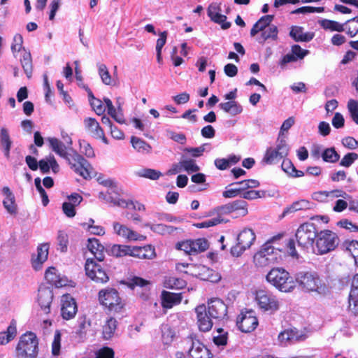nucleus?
Returning a JSON list of instances; mask_svg holds the SVG:
<instances>
[{"label": "nucleus", "instance_id": "obj_20", "mask_svg": "<svg viewBox=\"0 0 358 358\" xmlns=\"http://www.w3.org/2000/svg\"><path fill=\"white\" fill-rule=\"evenodd\" d=\"M189 358H213L210 350L199 340L192 341V346L188 350Z\"/></svg>", "mask_w": 358, "mask_h": 358}, {"label": "nucleus", "instance_id": "obj_2", "mask_svg": "<svg viewBox=\"0 0 358 358\" xmlns=\"http://www.w3.org/2000/svg\"><path fill=\"white\" fill-rule=\"evenodd\" d=\"M70 166V168L85 180L92 178L94 169L91 164L76 150L71 149L64 158Z\"/></svg>", "mask_w": 358, "mask_h": 358}, {"label": "nucleus", "instance_id": "obj_38", "mask_svg": "<svg viewBox=\"0 0 358 358\" xmlns=\"http://www.w3.org/2000/svg\"><path fill=\"white\" fill-rule=\"evenodd\" d=\"M85 129L94 137L96 135H102L103 129L95 118L87 117L84 120Z\"/></svg>", "mask_w": 358, "mask_h": 358}, {"label": "nucleus", "instance_id": "obj_46", "mask_svg": "<svg viewBox=\"0 0 358 358\" xmlns=\"http://www.w3.org/2000/svg\"><path fill=\"white\" fill-rule=\"evenodd\" d=\"M320 25L324 29H329L331 31H336L341 32L345 31L344 25L338 23L336 21L331 20H323L320 22Z\"/></svg>", "mask_w": 358, "mask_h": 358}, {"label": "nucleus", "instance_id": "obj_34", "mask_svg": "<svg viewBox=\"0 0 358 358\" xmlns=\"http://www.w3.org/2000/svg\"><path fill=\"white\" fill-rule=\"evenodd\" d=\"M131 143L138 152L148 154L152 150L151 145L138 137L132 136L131 137Z\"/></svg>", "mask_w": 358, "mask_h": 358}, {"label": "nucleus", "instance_id": "obj_51", "mask_svg": "<svg viewBox=\"0 0 358 358\" xmlns=\"http://www.w3.org/2000/svg\"><path fill=\"white\" fill-rule=\"evenodd\" d=\"M253 261L257 267H266L272 265L273 264L268 261L267 257L265 256L264 251H258L253 257Z\"/></svg>", "mask_w": 358, "mask_h": 358}, {"label": "nucleus", "instance_id": "obj_56", "mask_svg": "<svg viewBox=\"0 0 358 358\" xmlns=\"http://www.w3.org/2000/svg\"><path fill=\"white\" fill-rule=\"evenodd\" d=\"M99 67V74L101 77L102 82L107 85H109L112 83V78L108 70L107 66L101 64L98 66Z\"/></svg>", "mask_w": 358, "mask_h": 358}, {"label": "nucleus", "instance_id": "obj_43", "mask_svg": "<svg viewBox=\"0 0 358 358\" xmlns=\"http://www.w3.org/2000/svg\"><path fill=\"white\" fill-rule=\"evenodd\" d=\"M278 27L274 24H269L261 34L260 42H265L268 39L277 40L278 38Z\"/></svg>", "mask_w": 358, "mask_h": 358}, {"label": "nucleus", "instance_id": "obj_24", "mask_svg": "<svg viewBox=\"0 0 358 358\" xmlns=\"http://www.w3.org/2000/svg\"><path fill=\"white\" fill-rule=\"evenodd\" d=\"M87 248L93 255L96 260L103 262L105 259V248L96 238H90L87 240Z\"/></svg>", "mask_w": 358, "mask_h": 358}, {"label": "nucleus", "instance_id": "obj_6", "mask_svg": "<svg viewBox=\"0 0 358 358\" xmlns=\"http://www.w3.org/2000/svg\"><path fill=\"white\" fill-rule=\"evenodd\" d=\"M315 248L317 255H324L334 250L339 244L338 235L329 229L317 232Z\"/></svg>", "mask_w": 358, "mask_h": 358}, {"label": "nucleus", "instance_id": "obj_44", "mask_svg": "<svg viewBox=\"0 0 358 358\" xmlns=\"http://www.w3.org/2000/svg\"><path fill=\"white\" fill-rule=\"evenodd\" d=\"M321 157L324 162L328 163H336L340 159V155L334 148H326L322 152Z\"/></svg>", "mask_w": 358, "mask_h": 358}, {"label": "nucleus", "instance_id": "obj_41", "mask_svg": "<svg viewBox=\"0 0 358 358\" xmlns=\"http://www.w3.org/2000/svg\"><path fill=\"white\" fill-rule=\"evenodd\" d=\"M176 337L175 331L169 325H165L162 329V341L164 345L169 346Z\"/></svg>", "mask_w": 358, "mask_h": 358}, {"label": "nucleus", "instance_id": "obj_12", "mask_svg": "<svg viewBox=\"0 0 358 358\" xmlns=\"http://www.w3.org/2000/svg\"><path fill=\"white\" fill-rule=\"evenodd\" d=\"M259 324L256 313L252 310L242 311L236 318V326L243 333L254 331Z\"/></svg>", "mask_w": 358, "mask_h": 358}, {"label": "nucleus", "instance_id": "obj_3", "mask_svg": "<svg viewBox=\"0 0 358 358\" xmlns=\"http://www.w3.org/2000/svg\"><path fill=\"white\" fill-rule=\"evenodd\" d=\"M296 280L306 292H317L320 294L328 292L327 286L316 272H300L296 275Z\"/></svg>", "mask_w": 358, "mask_h": 358}, {"label": "nucleus", "instance_id": "obj_29", "mask_svg": "<svg viewBox=\"0 0 358 358\" xmlns=\"http://www.w3.org/2000/svg\"><path fill=\"white\" fill-rule=\"evenodd\" d=\"M113 229L118 236L130 241H136L140 236L138 233L119 222H114Z\"/></svg>", "mask_w": 358, "mask_h": 358}, {"label": "nucleus", "instance_id": "obj_52", "mask_svg": "<svg viewBox=\"0 0 358 358\" xmlns=\"http://www.w3.org/2000/svg\"><path fill=\"white\" fill-rule=\"evenodd\" d=\"M150 284V281L138 276H133L128 279L126 285L131 289H134L136 287H144Z\"/></svg>", "mask_w": 358, "mask_h": 358}, {"label": "nucleus", "instance_id": "obj_8", "mask_svg": "<svg viewBox=\"0 0 358 358\" xmlns=\"http://www.w3.org/2000/svg\"><path fill=\"white\" fill-rule=\"evenodd\" d=\"M256 240V234L249 227L243 228L237 235L236 243L231 248L233 257H240L245 250L250 249Z\"/></svg>", "mask_w": 358, "mask_h": 358}, {"label": "nucleus", "instance_id": "obj_60", "mask_svg": "<svg viewBox=\"0 0 358 358\" xmlns=\"http://www.w3.org/2000/svg\"><path fill=\"white\" fill-rule=\"evenodd\" d=\"M61 348V334L59 331H56L54 336V339L52 343V354L54 356L59 355Z\"/></svg>", "mask_w": 358, "mask_h": 358}, {"label": "nucleus", "instance_id": "obj_19", "mask_svg": "<svg viewBox=\"0 0 358 358\" xmlns=\"http://www.w3.org/2000/svg\"><path fill=\"white\" fill-rule=\"evenodd\" d=\"M306 334L299 331L296 328H289L281 331L278 336V340L281 345L287 343L303 341L306 338Z\"/></svg>", "mask_w": 358, "mask_h": 358}, {"label": "nucleus", "instance_id": "obj_26", "mask_svg": "<svg viewBox=\"0 0 358 358\" xmlns=\"http://www.w3.org/2000/svg\"><path fill=\"white\" fill-rule=\"evenodd\" d=\"M45 278L50 285L56 287H62L66 285L65 278H63L58 273L55 267L51 266L46 269Z\"/></svg>", "mask_w": 358, "mask_h": 358}, {"label": "nucleus", "instance_id": "obj_21", "mask_svg": "<svg viewBox=\"0 0 358 358\" xmlns=\"http://www.w3.org/2000/svg\"><path fill=\"white\" fill-rule=\"evenodd\" d=\"M182 293H173L163 290L161 293V305L164 309H171L181 303Z\"/></svg>", "mask_w": 358, "mask_h": 358}, {"label": "nucleus", "instance_id": "obj_28", "mask_svg": "<svg viewBox=\"0 0 358 358\" xmlns=\"http://www.w3.org/2000/svg\"><path fill=\"white\" fill-rule=\"evenodd\" d=\"M260 251H264L265 256L273 264L282 259L281 250L275 248L269 242H266L261 248Z\"/></svg>", "mask_w": 358, "mask_h": 358}, {"label": "nucleus", "instance_id": "obj_31", "mask_svg": "<svg viewBox=\"0 0 358 358\" xmlns=\"http://www.w3.org/2000/svg\"><path fill=\"white\" fill-rule=\"evenodd\" d=\"M273 18L274 15H266L261 17L257 22L253 24L250 30V36L253 37L259 31L262 32L268 26H269Z\"/></svg>", "mask_w": 358, "mask_h": 358}, {"label": "nucleus", "instance_id": "obj_1", "mask_svg": "<svg viewBox=\"0 0 358 358\" xmlns=\"http://www.w3.org/2000/svg\"><path fill=\"white\" fill-rule=\"evenodd\" d=\"M99 303L110 313H120L125 308L126 301L113 287L101 289L98 293Z\"/></svg>", "mask_w": 358, "mask_h": 358}, {"label": "nucleus", "instance_id": "obj_62", "mask_svg": "<svg viewBox=\"0 0 358 358\" xmlns=\"http://www.w3.org/2000/svg\"><path fill=\"white\" fill-rule=\"evenodd\" d=\"M80 146L82 150V152L88 158H93L95 157L94 151L90 143L85 141H80Z\"/></svg>", "mask_w": 358, "mask_h": 358}, {"label": "nucleus", "instance_id": "obj_15", "mask_svg": "<svg viewBox=\"0 0 358 358\" xmlns=\"http://www.w3.org/2000/svg\"><path fill=\"white\" fill-rule=\"evenodd\" d=\"M61 316L64 320L73 319L78 312L76 299L70 294H63L61 297Z\"/></svg>", "mask_w": 358, "mask_h": 358}, {"label": "nucleus", "instance_id": "obj_36", "mask_svg": "<svg viewBox=\"0 0 358 358\" xmlns=\"http://www.w3.org/2000/svg\"><path fill=\"white\" fill-rule=\"evenodd\" d=\"M48 141L52 150L61 157L64 158L69 153L64 144L57 138L50 137Z\"/></svg>", "mask_w": 358, "mask_h": 358}, {"label": "nucleus", "instance_id": "obj_58", "mask_svg": "<svg viewBox=\"0 0 358 358\" xmlns=\"http://www.w3.org/2000/svg\"><path fill=\"white\" fill-rule=\"evenodd\" d=\"M348 108L352 119L358 124V102L354 99H350L348 103Z\"/></svg>", "mask_w": 358, "mask_h": 358}, {"label": "nucleus", "instance_id": "obj_4", "mask_svg": "<svg viewBox=\"0 0 358 358\" xmlns=\"http://www.w3.org/2000/svg\"><path fill=\"white\" fill-rule=\"evenodd\" d=\"M266 280L278 289L284 292H292L295 287L289 273L282 268H273L266 275Z\"/></svg>", "mask_w": 358, "mask_h": 358}, {"label": "nucleus", "instance_id": "obj_45", "mask_svg": "<svg viewBox=\"0 0 358 358\" xmlns=\"http://www.w3.org/2000/svg\"><path fill=\"white\" fill-rule=\"evenodd\" d=\"M234 185H238L241 192H243L245 191H247L248 189L259 187L260 183L257 180L248 179L237 182H232L229 185V186H233Z\"/></svg>", "mask_w": 358, "mask_h": 358}, {"label": "nucleus", "instance_id": "obj_10", "mask_svg": "<svg viewBox=\"0 0 358 358\" xmlns=\"http://www.w3.org/2000/svg\"><path fill=\"white\" fill-rule=\"evenodd\" d=\"M289 148L285 139L283 137H278L276 148H268L262 162L268 165L275 164L282 159L286 157L289 154Z\"/></svg>", "mask_w": 358, "mask_h": 358}, {"label": "nucleus", "instance_id": "obj_57", "mask_svg": "<svg viewBox=\"0 0 358 358\" xmlns=\"http://www.w3.org/2000/svg\"><path fill=\"white\" fill-rule=\"evenodd\" d=\"M113 192H114V190H111V192H108L109 196L107 199L111 203H113L115 206H117L122 208H131V205H133L132 201H126L124 199L113 198V196H110V194Z\"/></svg>", "mask_w": 358, "mask_h": 358}, {"label": "nucleus", "instance_id": "obj_40", "mask_svg": "<svg viewBox=\"0 0 358 358\" xmlns=\"http://www.w3.org/2000/svg\"><path fill=\"white\" fill-rule=\"evenodd\" d=\"M131 246L126 245H113L111 248V253L114 257H122L131 256Z\"/></svg>", "mask_w": 358, "mask_h": 358}, {"label": "nucleus", "instance_id": "obj_13", "mask_svg": "<svg viewBox=\"0 0 358 358\" xmlns=\"http://www.w3.org/2000/svg\"><path fill=\"white\" fill-rule=\"evenodd\" d=\"M208 314L215 322L228 320V307L220 299H212L208 301Z\"/></svg>", "mask_w": 358, "mask_h": 358}, {"label": "nucleus", "instance_id": "obj_33", "mask_svg": "<svg viewBox=\"0 0 358 358\" xmlns=\"http://www.w3.org/2000/svg\"><path fill=\"white\" fill-rule=\"evenodd\" d=\"M219 107L224 112L230 113L231 115H237L242 113L243 107L236 101H229L220 103Z\"/></svg>", "mask_w": 358, "mask_h": 358}, {"label": "nucleus", "instance_id": "obj_50", "mask_svg": "<svg viewBox=\"0 0 358 358\" xmlns=\"http://www.w3.org/2000/svg\"><path fill=\"white\" fill-rule=\"evenodd\" d=\"M347 34L350 37H354L358 34V16L348 20L345 22Z\"/></svg>", "mask_w": 358, "mask_h": 358}, {"label": "nucleus", "instance_id": "obj_16", "mask_svg": "<svg viewBox=\"0 0 358 358\" xmlns=\"http://www.w3.org/2000/svg\"><path fill=\"white\" fill-rule=\"evenodd\" d=\"M195 313L196 314V324L200 331L208 332L210 331L213 326V319L207 313L206 307L204 304L196 307Z\"/></svg>", "mask_w": 358, "mask_h": 358}, {"label": "nucleus", "instance_id": "obj_53", "mask_svg": "<svg viewBox=\"0 0 358 358\" xmlns=\"http://www.w3.org/2000/svg\"><path fill=\"white\" fill-rule=\"evenodd\" d=\"M194 254L203 252L208 249L209 244L206 238H197L192 240Z\"/></svg>", "mask_w": 358, "mask_h": 358}, {"label": "nucleus", "instance_id": "obj_63", "mask_svg": "<svg viewBox=\"0 0 358 358\" xmlns=\"http://www.w3.org/2000/svg\"><path fill=\"white\" fill-rule=\"evenodd\" d=\"M349 308L354 313H357L358 311V292H350Z\"/></svg>", "mask_w": 358, "mask_h": 358}, {"label": "nucleus", "instance_id": "obj_42", "mask_svg": "<svg viewBox=\"0 0 358 358\" xmlns=\"http://www.w3.org/2000/svg\"><path fill=\"white\" fill-rule=\"evenodd\" d=\"M164 287L168 289H180L185 287L187 283L182 278L169 277L164 281Z\"/></svg>", "mask_w": 358, "mask_h": 358}, {"label": "nucleus", "instance_id": "obj_27", "mask_svg": "<svg viewBox=\"0 0 358 358\" xmlns=\"http://www.w3.org/2000/svg\"><path fill=\"white\" fill-rule=\"evenodd\" d=\"M289 36L296 42H309L313 37L312 32H303V28L299 26H292L289 31Z\"/></svg>", "mask_w": 358, "mask_h": 358}, {"label": "nucleus", "instance_id": "obj_61", "mask_svg": "<svg viewBox=\"0 0 358 358\" xmlns=\"http://www.w3.org/2000/svg\"><path fill=\"white\" fill-rule=\"evenodd\" d=\"M162 175L160 171L152 169H145L142 171L141 174L142 177L150 180H157Z\"/></svg>", "mask_w": 358, "mask_h": 358}, {"label": "nucleus", "instance_id": "obj_32", "mask_svg": "<svg viewBox=\"0 0 358 358\" xmlns=\"http://www.w3.org/2000/svg\"><path fill=\"white\" fill-rule=\"evenodd\" d=\"M117 326L115 318L110 317L105 322L102 327V336L104 339H110L115 334Z\"/></svg>", "mask_w": 358, "mask_h": 358}, {"label": "nucleus", "instance_id": "obj_37", "mask_svg": "<svg viewBox=\"0 0 358 358\" xmlns=\"http://www.w3.org/2000/svg\"><path fill=\"white\" fill-rule=\"evenodd\" d=\"M90 326L91 321L87 319L86 315L80 317L78 320V328L76 331V334L80 339L85 338Z\"/></svg>", "mask_w": 358, "mask_h": 358}, {"label": "nucleus", "instance_id": "obj_35", "mask_svg": "<svg viewBox=\"0 0 358 358\" xmlns=\"http://www.w3.org/2000/svg\"><path fill=\"white\" fill-rule=\"evenodd\" d=\"M0 143L3 148L5 157L7 159H9L12 141L10 139L8 131L4 127H2L0 129Z\"/></svg>", "mask_w": 358, "mask_h": 358}, {"label": "nucleus", "instance_id": "obj_59", "mask_svg": "<svg viewBox=\"0 0 358 358\" xmlns=\"http://www.w3.org/2000/svg\"><path fill=\"white\" fill-rule=\"evenodd\" d=\"M358 159V155L355 152H349L346 154L341 160L340 165L344 167L350 166L355 160Z\"/></svg>", "mask_w": 358, "mask_h": 358}, {"label": "nucleus", "instance_id": "obj_55", "mask_svg": "<svg viewBox=\"0 0 358 358\" xmlns=\"http://www.w3.org/2000/svg\"><path fill=\"white\" fill-rule=\"evenodd\" d=\"M346 249L351 254L355 260V264L358 266V241L352 240L346 242Z\"/></svg>", "mask_w": 358, "mask_h": 358}, {"label": "nucleus", "instance_id": "obj_47", "mask_svg": "<svg viewBox=\"0 0 358 358\" xmlns=\"http://www.w3.org/2000/svg\"><path fill=\"white\" fill-rule=\"evenodd\" d=\"M167 31H164L159 34V38L156 43L157 61L159 64L162 63V50L166 43L167 38Z\"/></svg>", "mask_w": 358, "mask_h": 358}, {"label": "nucleus", "instance_id": "obj_64", "mask_svg": "<svg viewBox=\"0 0 358 358\" xmlns=\"http://www.w3.org/2000/svg\"><path fill=\"white\" fill-rule=\"evenodd\" d=\"M114 351L109 347L101 348L96 353L95 358H114Z\"/></svg>", "mask_w": 358, "mask_h": 358}, {"label": "nucleus", "instance_id": "obj_54", "mask_svg": "<svg viewBox=\"0 0 358 358\" xmlns=\"http://www.w3.org/2000/svg\"><path fill=\"white\" fill-rule=\"evenodd\" d=\"M182 169L187 173H194L199 171L200 168L193 159H187L181 160Z\"/></svg>", "mask_w": 358, "mask_h": 358}, {"label": "nucleus", "instance_id": "obj_5", "mask_svg": "<svg viewBox=\"0 0 358 358\" xmlns=\"http://www.w3.org/2000/svg\"><path fill=\"white\" fill-rule=\"evenodd\" d=\"M38 350V341L34 333L27 331L20 336L16 346L17 357L36 358Z\"/></svg>", "mask_w": 358, "mask_h": 358}, {"label": "nucleus", "instance_id": "obj_9", "mask_svg": "<svg viewBox=\"0 0 358 358\" xmlns=\"http://www.w3.org/2000/svg\"><path fill=\"white\" fill-rule=\"evenodd\" d=\"M317 228L314 223L305 222L301 224L295 233L298 246L303 250L312 246L317 237Z\"/></svg>", "mask_w": 358, "mask_h": 358}, {"label": "nucleus", "instance_id": "obj_48", "mask_svg": "<svg viewBox=\"0 0 358 358\" xmlns=\"http://www.w3.org/2000/svg\"><path fill=\"white\" fill-rule=\"evenodd\" d=\"M57 250L62 252H66L68 250L69 236L64 231H59L57 237Z\"/></svg>", "mask_w": 358, "mask_h": 358}, {"label": "nucleus", "instance_id": "obj_49", "mask_svg": "<svg viewBox=\"0 0 358 358\" xmlns=\"http://www.w3.org/2000/svg\"><path fill=\"white\" fill-rule=\"evenodd\" d=\"M21 64L27 76L29 78H31L33 67L32 59L30 53L26 52L23 55L22 58L21 59Z\"/></svg>", "mask_w": 358, "mask_h": 358}, {"label": "nucleus", "instance_id": "obj_25", "mask_svg": "<svg viewBox=\"0 0 358 358\" xmlns=\"http://www.w3.org/2000/svg\"><path fill=\"white\" fill-rule=\"evenodd\" d=\"M2 193L5 196L3 200V207L9 214L15 215L17 213V205L14 194L7 186L3 187Z\"/></svg>", "mask_w": 358, "mask_h": 358}, {"label": "nucleus", "instance_id": "obj_39", "mask_svg": "<svg viewBox=\"0 0 358 358\" xmlns=\"http://www.w3.org/2000/svg\"><path fill=\"white\" fill-rule=\"evenodd\" d=\"M17 334L16 324L12 322L8 327L6 331L2 332L0 334L1 344H6L13 340Z\"/></svg>", "mask_w": 358, "mask_h": 358}, {"label": "nucleus", "instance_id": "obj_18", "mask_svg": "<svg viewBox=\"0 0 358 358\" xmlns=\"http://www.w3.org/2000/svg\"><path fill=\"white\" fill-rule=\"evenodd\" d=\"M53 299L52 289L45 285H41L38 289V303L44 313L50 312V306Z\"/></svg>", "mask_w": 358, "mask_h": 358}, {"label": "nucleus", "instance_id": "obj_30", "mask_svg": "<svg viewBox=\"0 0 358 358\" xmlns=\"http://www.w3.org/2000/svg\"><path fill=\"white\" fill-rule=\"evenodd\" d=\"M314 204L306 199H301L293 202L290 206L284 209L282 216L299 210L311 209Z\"/></svg>", "mask_w": 358, "mask_h": 358}, {"label": "nucleus", "instance_id": "obj_7", "mask_svg": "<svg viewBox=\"0 0 358 358\" xmlns=\"http://www.w3.org/2000/svg\"><path fill=\"white\" fill-rule=\"evenodd\" d=\"M255 300L262 312L273 314L280 309L278 299L270 291L262 289L256 290Z\"/></svg>", "mask_w": 358, "mask_h": 358}, {"label": "nucleus", "instance_id": "obj_23", "mask_svg": "<svg viewBox=\"0 0 358 358\" xmlns=\"http://www.w3.org/2000/svg\"><path fill=\"white\" fill-rule=\"evenodd\" d=\"M131 257L141 259H152L156 257L155 248L152 245L142 247L131 246Z\"/></svg>", "mask_w": 358, "mask_h": 358}, {"label": "nucleus", "instance_id": "obj_17", "mask_svg": "<svg viewBox=\"0 0 358 358\" xmlns=\"http://www.w3.org/2000/svg\"><path fill=\"white\" fill-rule=\"evenodd\" d=\"M220 5L217 3H210L207 8V14L210 20L221 26L222 29L230 28L231 23L227 21V16L220 13Z\"/></svg>", "mask_w": 358, "mask_h": 358}, {"label": "nucleus", "instance_id": "obj_11", "mask_svg": "<svg viewBox=\"0 0 358 358\" xmlns=\"http://www.w3.org/2000/svg\"><path fill=\"white\" fill-rule=\"evenodd\" d=\"M93 258H87L85 264L86 275L96 283L104 284L108 282L109 276L104 267Z\"/></svg>", "mask_w": 358, "mask_h": 358}, {"label": "nucleus", "instance_id": "obj_14", "mask_svg": "<svg viewBox=\"0 0 358 358\" xmlns=\"http://www.w3.org/2000/svg\"><path fill=\"white\" fill-rule=\"evenodd\" d=\"M217 211L220 214L236 213V217H245L248 214V204L244 199H238L218 206Z\"/></svg>", "mask_w": 358, "mask_h": 358}, {"label": "nucleus", "instance_id": "obj_22", "mask_svg": "<svg viewBox=\"0 0 358 358\" xmlns=\"http://www.w3.org/2000/svg\"><path fill=\"white\" fill-rule=\"evenodd\" d=\"M49 254V244L42 243L37 247V255H32L31 264L33 268L38 271L41 268L42 264L48 259Z\"/></svg>", "mask_w": 358, "mask_h": 358}]
</instances>
